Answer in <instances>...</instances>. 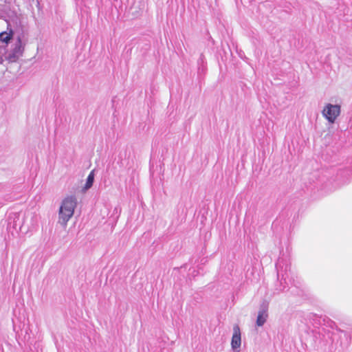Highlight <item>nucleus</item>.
I'll list each match as a JSON object with an SVG mask.
<instances>
[{"label": "nucleus", "instance_id": "8", "mask_svg": "<svg viewBox=\"0 0 352 352\" xmlns=\"http://www.w3.org/2000/svg\"><path fill=\"white\" fill-rule=\"evenodd\" d=\"M73 216L72 212H68L63 208H59L58 211V223L63 226H66L68 221Z\"/></svg>", "mask_w": 352, "mask_h": 352}, {"label": "nucleus", "instance_id": "16", "mask_svg": "<svg viewBox=\"0 0 352 352\" xmlns=\"http://www.w3.org/2000/svg\"><path fill=\"white\" fill-rule=\"evenodd\" d=\"M7 186L5 184L0 183V193L5 192Z\"/></svg>", "mask_w": 352, "mask_h": 352}, {"label": "nucleus", "instance_id": "2", "mask_svg": "<svg viewBox=\"0 0 352 352\" xmlns=\"http://www.w3.org/2000/svg\"><path fill=\"white\" fill-rule=\"evenodd\" d=\"M7 230L14 235L21 230L23 223V219H21V214L18 212H11L9 214L8 219Z\"/></svg>", "mask_w": 352, "mask_h": 352}, {"label": "nucleus", "instance_id": "19", "mask_svg": "<svg viewBox=\"0 0 352 352\" xmlns=\"http://www.w3.org/2000/svg\"><path fill=\"white\" fill-rule=\"evenodd\" d=\"M0 49H1V46L0 45Z\"/></svg>", "mask_w": 352, "mask_h": 352}, {"label": "nucleus", "instance_id": "3", "mask_svg": "<svg viewBox=\"0 0 352 352\" xmlns=\"http://www.w3.org/2000/svg\"><path fill=\"white\" fill-rule=\"evenodd\" d=\"M322 115L329 123H334L337 117L340 114V106L328 103L322 110Z\"/></svg>", "mask_w": 352, "mask_h": 352}, {"label": "nucleus", "instance_id": "13", "mask_svg": "<svg viewBox=\"0 0 352 352\" xmlns=\"http://www.w3.org/2000/svg\"><path fill=\"white\" fill-rule=\"evenodd\" d=\"M269 304L268 300L263 299L260 304L258 312L268 314Z\"/></svg>", "mask_w": 352, "mask_h": 352}, {"label": "nucleus", "instance_id": "1", "mask_svg": "<svg viewBox=\"0 0 352 352\" xmlns=\"http://www.w3.org/2000/svg\"><path fill=\"white\" fill-rule=\"evenodd\" d=\"M275 267L277 272V279L279 281V285L276 286V291L284 292L286 286V276L287 272L290 269L289 261L283 258L279 257L276 263Z\"/></svg>", "mask_w": 352, "mask_h": 352}, {"label": "nucleus", "instance_id": "17", "mask_svg": "<svg viewBox=\"0 0 352 352\" xmlns=\"http://www.w3.org/2000/svg\"><path fill=\"white\" fill-rule=\"evenodd\" d=\"M4 62V59L2 58V56H0V64H3Z\"/></svg>", "mask_w": 352, "mask_h": 352}, {"label": "nucleus", "instance_id": "9", "mask_svg": "<svg viewBox=\"0 0 352 352\" xmlns=\"http://www.w3.org/2000/svg\"><path fill=\"white\" fill-rule=\"evenodd\" d=\"M95 178L94 170H91L87 177L86 183L82 188L83 191H86L91 188L94 184Z\"/></svg>", "mask_w": 352, "mask_h": 352}, {"label": "nucleus", "instance_id": "14", "mask_svg": "<svg viewBox=\"0 0 352 352\" xmlns=\"http://www.w3.org/2000/svg\"><path fill=\"white\" fill-rule=\"evenodd\" d=\"M3 12L9 18H13L16 16V12L15 10L11 9V8L8 7L5 8L3 10Z\"/></svg>", "mask_w": 352, "mask_h": 352}, {"label": "nucleus", "instance_id": "18", "mask_svg": "<svg viewBox=\"0 0 352 352\" xmlns=\"http://www.w3.org/2000/svg\"><path fill=\"white\" fill-rule=\"evenodd\" d=\"M333 325H336V324L333 321H331V324H329V326L333 328Z\"/></svg>", "mask_w": 352, "mask_h": 352}, {"label": "nucleus", "instance_id": "7", "mask_svg": "<svg viewBox=\"0 0 352 352\" xmlns=\"http://www.w3.org/2000/svg\"><path fill=\"white\" fill-rule=\"evenodd\" d=\"M233 335L231 340L232 349L234 351H238L241 344V331L239 325L236 324L233 327Z\"/></svg>", "mask_w": 352, "mask_h": 352}, {"label": "nucleus", "instance_id": "5", "mask_svg": "<svg viewBox=\"0 0 352 352\" xmlns=\"http://www.w3.org/2000/svg\"><path fill=\"white\" fill-rule=\"evenodd\" d=\"M77 205V199L75 195H71L65 197L60 206V208H63L68 212H72L74 214V209Z\"/></svg>", "mask_w": 352, "mask_h": 352}, {"label": "nucleus", "instance_id": "10", "mask_svg": "<svg viewBox=\"0 0 352 352\" xmlns=\"http://www.w3.org/2000/svg\"><path fill=\"white\" fill-rule=\"evenodd\" d=\"M23 47L22 46V38L21 36L19 35L16 38V41L14 47L12 49V51L17 55H19L23 53Z\"/></svg>", "mask_w": 352, "mask_h": 352}, {"label": "nucleus", "instance_id": "6", "mask_svg": "<svg viewBox=\"0 0 352 352\" xmlns=\"http://www.w3.org/2000/svg\"><path fill=\"white\" fill-rule=\"evenodd\" d=\"M352 162L350 163V166L344 168H340L336 174V179L341 184L346 183L350 176L352 175Z\"/></svg>", "mask_w": 352, "mask_h": 352}, {"label": "nucleus", "instance_id": "15", "mask_svg": "<svg viewBox=\"0 0 352 352\" xmlns=\"http://www.w3.org/2000/svg\"><path fill=\"white\" fill-rule=\"evenodd\" d=\"M18 56L16 53H14L12 50L11 52L6 57V59L9 61H14L16 58H18Z\"/></svg>", "mask_w": 352, "mask_h": 352}, {"label": "nucleus", "instance_id": "4", "mask_svg": "<svg viewBox=\"0 0 352 352\" xmlns=\"http://www.w3.org/2000/svg\"><path fill=\"white\" fill-rule=\"evenodd\" d=\"M7 31H3L0 33V42L5 43V46L1 48L6 49L8 44L12 41L14 35V31L11 28L10 23L8 21Z\"/></svg>", "mask_w": 352, "mask_h": 352}, {"label": "nucleus", "instance_id": "12", "mask_svg": "<svg viewBox=\"0 0 352 352\" xmlns=\"http://www.w3.org/2000/svg\"><path fill=\"white\" fill-rule=\"evenodd\" d=\"M197 64L199 65L198 73L200 74L201 72H204L206 65V58L204 54H200V56L197 60Z\"/></svg>", "mask_w": 352, "mask_h": 352}, {"label": "nucleus", "instance_id": "11", "mask_svg": "<svg viewBox=\"0 0 352 352\" xmlns=\"http://www.w3.org/2000/svg\"><path fill=\"white\" fill-rule=\"evenodd\" d=\"M267 318L268 314L258 312V316L256 320V325L258 327H262L267 321Z\"/></svg>", "mask_w": 352, "mask_h": 352}]
</instances>
